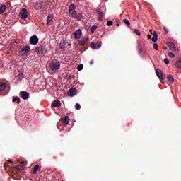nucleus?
Wrapping results in <instances>:
<instances>
[{"mask_svg":"<svg viewBox=\"0 0 181 181\" xmlns=\"http://www.w3.org/2000/svg\"><path fill=\"white\" fill-rule=\"evenodd\" d=\"M4 166L5 168H8L11 169L13 175H19V172L23 169V166L16 165L11 160H6L4 163Z\"/></svg>","mask_w":181,"mask_h":181,"instance_id":"obj_1","label":"nucleus"},{"mask_svg":"<svg viewBox=\"0 0 181 181\" xmlns=\"http://www.w3.org/2000/svg\"><path fill=\"white\" fill-rule=\"evenodd\" d=\"M59 69H60V62L56 60L53 61L48 67V70L51 73H53V71H57Z\"/></svg>","mask_w":181,"mask_h":181,"instance_id":"obj_2","label":"nucleus"},{"mask_svg":"<svg viewBox=\"0 0 181 181\" xmlns=\"http://www.w3.org/2000/svg\"><path fill=\"white\" fill-rule=\"evenodd\" d=\"M69 16L71 18H75L77 14V11H76V6L74 4H71L69 7Z\"/></svg>","mask_w":181,"mask_h":181,"instance_id":"obj_3","label":"nucleus"},{"mask_svg":"<svg viewBox=\"0 0 181 181\" xmlns=\"http://www.w3.org/2000/svg\"><path fill=\"white\" fill-rule=\"evenodd\" d=\"M156 76L160 79V83L164 84L165 83L162 80H165L166 78V76H165V74L162 72V70L157 69H156Z\"/></svg>","mask_w":181,"mask_h":181,"instance_id":"obj_4","label":"nucleus"},{"mask_svg":"<svg viewBox=\"0 0 181 181\" xmlns=\"http://www.w3.org/2000/svg\"><path fill=\"white\" fill-rule=\"evenodd\" d=\"M35 52L39 54H45L46 52H47V49H46V47L40 45V47L35 49Z\"/></svg>","mask_w":181,"mask_h":181,"instance_id":"obj_5","label":"nucleus"},{"mask_svg":"<svg viewBox=\"0 0 181 181\" xmlns=\"http://www.w3.org/2000/svg\"><path fill=\"white\" fill-rule=\"evenodd\" d=\"M30 45H33L34 46H36L39 43V38L36 35H33L30 38Z\"/></svg>","mask_w":181,"mask_h":181,"instance_id":"obj_6","label":"nucleus"},{"mask_svg":"<svg viewBox=\"0 0 181 181\" xmlns=\"http://www.w3.org/2000/svg\"><path fill=\"white\" fill-rule=\"evenodd\" d=\"M20 15L21 16V19H28V10L26 8H23L20 11Z\"/></svg>","mask_w":181,"mask_h":181,"instance_id":"obj_7","label":"nucleus"},{"mask_svg":"<svg viewBox=\"0 0 181 181\" xmlns=\"http://www.w3.org/2000/svg\"><path fill=\"white\" fill-rule=\"evenodd\" d=\"M77 95V89L76 88H71L68 92L69 97H74Z\"/></svg>","mask_w":181,"mask_h":181,"instance_id":"obj_8","label":"nucleus"},{"mask_svg":"<svg viewBox=\"0 0 181 181\" xmlns=\"http://www.w3.org/2000/svg\"><path fill=\"white\" fill-rule=\"evenodd\" d=\"M30 52V47L26 46L21 49V56H25L26 53H29Z\"/></svg>","mask_w":181,"mask_h":181,"instance_id":"obj_9","label":"nucleus"},{"mask_svg":"<svg viewBox=\"0 0 181 181\" xmlns=\"http://www.w3.org/2000/svg\"><path fill=\"white\" fill-rule=\"evenodd\" d=\"M61 122L64 124V125H69V122H70V117L65 116L61 118Z\"/></svg>","mask_w":181,"mask_h":181,"instance_id":"obj_10","label":"nucleus"},{"mask_svg":"<svg viewBox=\"0 0 181 181\" xmlns=\"http://www.w3.org/2000/svg\"><path fill=\"white\" fill-rule=\"evenodd\" d=\"M81 35H83L81 30L78 29L75 31V33H74V39H80V37H81Z\"/></svg>","mask_w":181,"mask_h":181,"instance_id":"obj_11","label":"nucleus"},{"mask_svg":"<svg viewBox=\"0 0 181 181\" xmlns=\"http://www.w3.org/2000/svg\"><path fill=\"white\" fill-rule=\"evenodd\" d=\"M97 13L99 15V21H103V18H104V10L98 8Z\"/></svg>","mask_w":181,"mask_h":181,"instance_id":"obj_12","label":"nucleus"},{"mask_svg":"<svg viewBox=\"0 0 181 181\" xmlns=\"http://www.w3.org/2000/svg\"><path fill=\"white\" fill-rule=\"evenodd\" d=\"M20 95L23 100H28L29 98V93L26 91H21Z\"/></svg>","mask_w":181,"mask_h":181,"instance_id":"obj_13","label":"nucleus"},{"mask_svg":"<svg viewBox=\"0 0 181 181\" xmlns=\"http://www.w3.org/2000/svg\"><path fill=\"white\" fill-rule=\"evenodd\" d=\"M102 45H103V42H101L98 43V44H95L94 42H91L90 43V47L92 49H100Z\"/></svg>","mask_w":181,"mask_h":181,"instance_id":"obj_14","label":"nucleus"},{"mask_svg":"<svg viewBox=\"0 0 181 181\" xmlns=\"http://www.w3.org/2000/svg\"><path fill=\"white\" fill-rule=\"evenodd\" d=\"M62 105V103H60V101L59 100H56L52 103V108L53 110H54V108H56V107H60Z\"/></svg>","mask_w":181,"mask_h":181,"instance_id":"obj_15","label":"nucleus"},{"mask_svg":"<svg viewBox=\"0 0 181 181\" xmlns=\"http://www.w3.org/2000/svg\"><path fill=\"white\" fill-rule=\"evenodd\" d=\"M54 18V16L53 14H49L47 17V24L48 26H50V25H52V21L53 20V18Z\"/></svg>","mask_w":181,"mask_h":181,"instance_id":"obj_16","label":"nucleus"},{"mask_svg":"<svg viewBox=\"0 0 181 181\" xmlns=\"http://www.w3.org/2000/svg\"><path fill=\"white\" fill-rule=\"evenodd\" d=\"M152 41L153 43H156L158 42V33L156 31H153Z\"/></svg>","mask_w":181,"mask_h":181,"instance_id":"obj_17","label":"nucleus"},{"mask_svg":"<svg viewBox=\"0 0 181 181\" xmlns=\"http://www.w3.org/2000/svg\"><path fill=\"white\" fill-rule=\"evenodd\" d=\"M168 46L171 50H176V45H175V43L170 42L168 43Z\"/></svg>","mask_w":181,"mask_h":181,"instance_id":"obj_18","label":"nucleus"},{"mask_svg":"<svg viewBox=\"0 0 181 181\" xmlns=\"http://www.w3.org/2000/svg\"><path fill=\"white\" fill-rule=\"evenodd\" d=\"M66 44L65 42L59 43V50H66Z\"/></svg>","mask_w":181,"mask_h":181,"instance_id":"obj_19","label":"nucleus"},{"mask_svg":"<svg viewBox=\"0 0 181 181\" xmlns=\"http://www.w3.org/2000/svg\"><path fill=\"white\" fill-rule=\"evenodd\" d=\"M42 5L41 4V3L37 2L34 8L35 9H36L37 11H40L42 9Z\"/></svg>","mask_w":181,"mask_h":181,"instance_id":"obj_20","label":"nucleus"},{"mask_svg":"<svg viewBox=\"0 0 181 181\" xmlns=\"http://www.w3.org/2000/svg\"><path fill=\"white\" fill-rule=\"evenodd\" d=\"M76 19H77L78 21H81V19H83V18H84V16H83V14L81 13H76V16L74 17Z\"/></svg>","mask_w":181,"mask_h":181,"instance_id":"obj_21","label":"nucleus"},{"mask_svg":"<svg viewBox=\"0 0 181 181\" xmlns=\"http://www.w3.org/2000/svg\"><path fill=\"white\" fill-rule=\"evenodd\" d=\"M88 41V39L87 38H84L83 40H78L79 45H81V46H84Z\"/></svg>","mask_w":181,"mask_h":181,"instance_id":"obj_22","label":"nucleus"},{"mask_svg":"<svg viewBox=\"0 0 181 181\" xmlns=\"http://www.w3.org/2000/svg\"><path fill=\"white\" fill-rule=\"evenodd\" d=\"M167 79L168 80V81H170V83H171V84H173V83H175V78H173V76L172 75H168L167 76Z\"/></svg>","mask_w":181,"mask_h":181,"instance_id":"obj_23","label":"nucleus"},{"mask_svg":"<svg viewBox=\"0 0 181 181\" xmlns=\"http://www.w3.org/2000/svg\"><path fill=\"white\" fill-rule=\"evenodd\" d=\"M6 88V85H5V83L0 82V91H4Z\"/></svg>","mask_w":181,"mask_h":181,"instance_id":"obj_24","label":"nucleus"},{"mask_svg":"<svg viewBox=\"0 0 181 181\" xmlns=\"http://www.w3.org/2000/svg\"><path fill=\"white\" fill-rule=\"evenodd\" d=\"M5 11H6V6L2 5L0 7V15H1V13H4V12H5Z\"/></svg>","mask_w":181,"mask_h":181,"instance_id":"obj_25","label":"nucleus"},{"mask_svg":"<svg viewBox=\"0 0 181 181\" xmlns=\"http://www.w3.org/2000/svg\"><path fill=\"white\" fill-rule=\"evenodd\" d=\"M37 170H40V167L39 166V165H36L34 167V175H36V173H37Z\"/></svg>","mask_w":181,"mask_h":181,"instance_id":"obj_26","label":"nucleus"},{"mask_svg":"<svg viewBox=\"0 0 181 181\" xmlns=\"http://www.w3.org/2000/svg\"><path fill=\"white\" fill-rule=\"evenodd\" d=\"M123 22H124L126 25H127V26H131V22L129 21L128 19H127V18L123 19Z\"/></svg>","mask_w":181,"mask_h":181,"instance_id":"obj_27","label":"nucleus"},{"mask_svg":"<svg viewBox=\"0 0 181 181\" xmlns=\"http://www.w3.org/2000/svg\"><path fill=\"white\" fill-rule=\"evenodd\" d=\"M175 64H176V66L177 67V69H181V61L180 60L177 61Z\"/></svg>","mask_w":181,"mask_h":181,"instance_id":"obj_28","label":"nucleus"},{"mask_svg":"<svg viewBox=\"0 0 181 181\" xmlns=\"http://www.w3.org/2000/svg\"><path fill=\"white\" fill-rule=\"evenodd\" d=\"M78 69V71H81V70H83V69H84V66L81 64H79L77 67Z\"/></svg>","mask_w":181,"mask_h":181,"instance_id":"obj_29","label":"nucleus"},{"mask_svg":"<svg viewBox=\"0 0 181 181\" xmlns=\"http://www.w3.org/2000/svg\"><path fill=\"white\" fill-rule=\"evenodd\" d=\"M13 103H15V101H17V103L18 104H20L21 103V98H13Z\"/></svg>","mask_w":181,"mask_h":181,"instance_id":"obj_30","label":"nucleus"},{"mask_svg":"<svg viewBox=\"0 0 181 181\" xmlns=\"http://www.w3.org/2000/svg\"><path fill=\"white\" fill-rule=\"evenodd\" d=\"M95 30H97V25L92 26V28H91L92 33H94V32H95Z\"/></svg>","mask_w":181,"mask_h":181,"instance_id":"obj_31","label":"nucleus"},{"mask_svg":"<svg viewBox=\"0 0 181 181\" xmlns=\"http://www.w3.org/2000/svg\"><path fill=\"white\" fill-rule=\"evenodd\" d=\"M153 49H155V50L158 51L159 50V49L158 48V45L157 43H154L153 45Z\"/></svg>","mask_w":181,"mask_h":181,"instance_id":"obj_32","label":"nucleus"},{"mask_svg":"<svg viewBox=\"0 0 181 181\" xmlns=\"http://www.w3.org/2000/svg\"><path fill=\"white\" fill-rule=\"evenodd\" d=\"M113 23H114V22H112V21H109L107 23V26H112Z\"/></svg>","mask_w":181,"mask_h":181,"instance_id":"obj_33","label":"nucleus"},{"mask_svg":"<svg viewBox=\"0 0 181 181\" xmlns=\"http://www.w3.org/2000/svg\"><path fill=\"white\" fill-rule=\"evenodd\" d=\"M134 33L136 35H137V36H141V32H139L138 29H134Z\"/></svg>","mask_w":181,"mask_h":181,"instance_id":"obj_34","label":"nucleus"},{"mask_svg":"<svg viewBox=\"0 0 181 181\" xmlns=\"http://www.w3.org/2000/svg\"><path fill=\"white\" fill-rule=\"evenodd\" d=\"M168 56H169L170 57H171L172 59H174V57H175V54L173 53V52H169V53H168Z\"/></svg>","mask_w":181,"mask_h":181,"instance_id":"obj_35","label":"nucleus"},{"mask_svg":"<svg viewBox=\"0 0 181 181\" xmlns=\"http://www.w3.org/2000/svg\"><path fill=\"white\" fill-rule=\"evenodd\" d=\"M75 107L77 109V110H80L81 108V105H80L79 103H77L75 106Z\"/></svg>","mask_w":181,"mask_h":181,"instance_id":"obj_36","label":"nucleus"},{"mask_svg":"<svg viewBox=\"0 0 181 181\" xmlns=\"http://www.w3.org/2000/svg\"><path fill=\"white\" fill-rule=\"evenodd\" d=\"M164 63H165V64H169V59H168V58H165V59H164Z\"/></svg>","mask_w":181,"mask_h":181,"instance_id":"obj_37","label":"nucleus"},{"mask_svg":"<svg viewBox=\"0 0 181 181\" xmlns=\"http://www.w3.org/2000/svg\"><path fill=\"white\" fill-rule=\"evenodd\" d=\"M164 31H165V33H168L169 32V30L166 29V27H164Z\"/></svg>","mask_w":181,"mask_h":181,"instance_id":"obj_38","label":"nucleus"},{"mask_svg":"<svg viewBox=\"0 0 181 181\" xmlns=\"http://www.w3.org/2000/svg\"><path fill=\"white\" fill-rule=\"evenodd\" d=\"M147 37H148V39H151L152 38V35H151L150 34H148Z\"/></svg>","mask_w":181,"mask_h":181,"instance_id":"obj_39","label":"nucleus"},{"mask_svg":"<svg viewBox=\"0 0 181 181\" xmlns=\"http://www.w3.org/2000/svg\"><path fill=\"white\" fill-rule=\"evenodd\" d=\"M25 161L21 162V165H25Z\"/></svg>","mask_w":181,"mask_h":181,"instance_id":"obj_40","label":"nucleus"},{"mask_svg":"<svg viewBox=\"0 0 181 181\" xmlns=\"http://www.w3.org/2000/svg\"><path fill=\"white\" fill-rule=\"evenodd\" d=\"M168 48L166 47H163V50H166Z\"/></svg>","mask_w":181,"mask_h":181,"instance_id":"obj_41","label":"nucleus"},{"mask_svg":"<svg viewBox=\"0 0 181 181\" xmlns=\"http://www.w3.org/2000/svg\"><path fill=\"white\" fill-rule=\"evenodd\" d=\"M93 63H94V62H93V61H92V62H90V64H93Z\"/></svg>","mask_w":181,"mask_h":181,"instance_id":"obj_42","label":"nucleus"},{"mask_svg":"<svg viewBox=\"0 0 181 181\" xmlns=\"http://www.w3.org/2000/svg\"><path fill=\"white\" fill-rule=\"evenodd\" d=\"M137 18L139 19V16H137Z\"/></svg>","mask_w":181,"mask_h":181,"instance_id":"obj_43","label":"nucleus"},{"mask_svg":"<svg viewBox=\"0 0 181 181\" xmlns=\"http://www.w3.org/2000/svg\"><path fill=\"white\" fill-rule=\"evenodd\" d=\"M150 32L152 33V30H150Z\"/></svg>","mask_w":181,"mask_h":181,"instance_id":"obj_44","label":"nucleus"}]
</instances>
